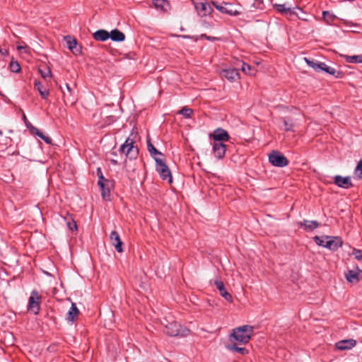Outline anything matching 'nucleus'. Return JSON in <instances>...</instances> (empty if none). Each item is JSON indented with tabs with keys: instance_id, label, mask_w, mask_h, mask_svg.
I'll use <instances>...</instances> for the list:
<instances>
[{
	"instance_id": "nucleus-1",
	"label": "nucleus",
	"mask_w": 362,
	"mask_h": 362,
	"mask_svg": "<svg viewBox=\"0 0 362 362\" xmlns=\"http://www.w3.org/2000/svg\"><path fill=\"white\" fill-rule=\"evenodd\" d=\"M254 329L250 325H243L233 329V333L230 336L231 341H236L240 344H247L252 335Z\"/></svg>"
},
{
	"instance_id": "nucleus-2",
	"label": "nucleus",
	"mask_w": 362,
	"mask_h": 362,
	"mask_svg": "<svg viewBox=\"0 0 362 362\" xmlns=\"http://www.w3.org/2000/svg\"><path fill=\"white\" fill-rule=\"evenodd\" d=\"M165 322H162V325L164 326L163 332H165L168 335L171 337H187L189 334V329L182 327L180 325L177 324L176 321L173 319L170 320H168L165 319Z\"/></svg>"
},
{
	"instance_id": "nucleus-3",
	"label": "nucleus",
	"mask_w": 362,
	"mask_h": 362,
	"mask_svg": "<svg viewBox=\"0 0 362 362\" xmlns=\"http://www.w3.org/2000/svg\"><path fill=\"white\" fill-rule=\"evenodd\" d=\"M134 140L131 137H128L125 142L120 146L119 151L124 153L129 159L136 158L139 154V148L134 146Z\"/></svg>"
},
{
	"instance_id": "nucleus-4",
	"label": "nucleus",
	"mask_w": 362,
	"mask_h": 362,
	"mask_svg": "<svg viewBox=\"0 0 362 362\" xmlns=\"http://www.w3.org/2000/svg\"><path fill=\"white\" fill-rule=\"evenodd\" d=\"M40 295L37 290H33L28 300V310L35 315L38 314L40 309Z\"/></svg>"
},
{
	"instance_id": "nucleus-5",
	"label": "nucleus",
	"mask_w": 362,
	"mask_h": 362,
	"mask_svg": "<svg viewBox=\"0 0 362 362\" xmlns=\"http://www.w3.org/2000/svg\"><path fill=\"white\" fill-rule=\"evenodd\" d=\"M195 10L201 17H205L211 14L212 7L206 0H192Z\"/></svg>"
},
{
	"instance_id": "nucleus-6",
	"label": "nucleus",
	"mask_w": 362,
	"mask_h": 362,
	"mask_svg": "<svg viewBox=\"0 0 362 362\" xmlns=\"http://www.w3.org/2000/svg\"><path fill=\"white\" fill-rule=\"evenodd\" d=\"M213 6L222 13H226L229 16H238L240 11L236 8L235 6L229 3L218 4L213 1Z\"/></svg>"
},
{
	"instance_id": "nucleus-7",
	"label": "nucleus",
	"mask_w": 362,
	"mask_h": 362,
	"mask_svg": "<svg viewBox=\"0 0 362 362\" xmlns=\"http://www.w3.org/2000/svg\"><path fill=\"white\" fill-rule=\"evenodd\" d=\"M269 162L274 166L285 167L288 164L287 158L279 151H273L269 156Z\"/></svg>"
},
{
	"instance_id": "nucleus-8",
	"label": "nucleus",
	"mask_w": 362,
	"mask_h": 362,
	"mask_svg": "<svg viewBox=\"0 0 362 362\" xmlns=\"http://www.w3.org/2000/svg\"><path fill=\"white\" fill-rule=\"evenodd\" d=\"M160 178L163 181H166L168 185L173 182V176L171 170L166 163L160 158Z\"/></svg>"
},
{
	"instance_id": "nucleus-9",
	"label": "nucleus",
	"mask_w": 362,
	"mask_h": 362,
	"mask_svg": "<svg viewBox=\"0 0 362 362\" xmlns=\"http://www.w3.org/2000/svg\"><path fill=\"white\" fill-rule=\"evenodd\" d=\"M209 137L213 139V141L222 143L228 141L230 139L228 132L221 128L216 129L212 134H209Z\"/></svg>"
},
{
	"instance_id": "nucleus-10",
	"label": "nucleus",
	"mask_w": 362,
	"mask_h": 362,
	"mask_svg": "<svg viewBox=\"0 0 362 362\" xmlns=\"http://www.w3.org/2000/svg\"><path fill=\"white\" fill-rule=\"evenodd\" d=\"M212 144V151L214 156L221 160L224 158L226 151V145L222 142H216L213 141L211 143Z\"/></svg>"
},
{
	"instance_id": "nucleus-11",
	"label": "nucleus",
	"mask_w": 362,
	"mask_h": 362,
	"mask_svg": "<svg viewBox=\"0 0 362 362\" xmlns=\"http://www.w3.org/2000/svg\"><path fill=\"white\" fill-rule=\"evenodd\" d=\"M64 41L67 47L76 55L81 54V47L78 46L77 40L71 36L64 37Z\"/></svg>"
},
{
	"instance_id": "nucleus-12",
	"label": "nucleus",
	"mask_w": 362,
	"mask_h": 362,
	"mask_svg": "<svg viewBox=\"0 0 362 362\" xmlns=\"http://www.w3.org/2000/svg\"><path fill=\"white\" fill-rule=\"evenodd\" d=\"M357 342L353 339H344L335 344V349L339 351L349 350L356 345Z\"/></svg>"
},
{
	"instance_id": "nucleus-13",
	"label": "nucleus",
	"mask_w": 362,
	"mask_h": 362,
	"mask_svg": "<svg viewBox=\"0 0 362 362\" xmlns=\"http://www.w3.org/2000/svg\"><path fill=\"white\" fill-rule=\"evenodd\" d=\"M342 240L337 236H328L327 241H326L325 247L330 250H337L342 245Z\"/></svg>"
},
{
	"instance_id": "nucleus-14",
	"label": "nucleus",
	"mask_w": 362,
	"mask_h": 362,
	"mask_svg": "<svg viewBox=\"0 0 362 362\" xmlns=\"http://www.w3.org/2000/svg\"><path fill=\"white\" fill-rule=\"evenodd\" d=\"M110 240L112 245L115 247V250L118 252H123V243L122 242L119 235L117 231L113 230L111 232L110 235Z\"/></svg>"
},
{
	"instance_id": "nucleus-15",
	"label": "nucleus",
	"mask_w": 362,
	"mask_h": 362,
	"mask_svg": "<svg viewBox=\"0 0 362 362\" xmlns=\"http://www.w3.org/2000/svg\"><path fill=\"white\" fill-rule=\"evenodd\" d=\"M66 88L67 92H65L62 90V86H59V88L62 90L63 93V100L66 105L70 104L71 105H73L75 104L76 100L73 98V90L70 86L68 83H66Z\"/></svg>"
},
{
	"instance_id": "nucleus-16",
	"label": "nucleus",
	"mask_w": 362,
	"mask_h": 362,
	"mask_svg": "<svg viewBox=\"0 0 362 362\" xmlns=\"http://www.w3.org/2000/svg\"><path fill=\"white\" fill-rule=\"evenodd\" d=\"M214 284L219 291L220 295L223 297L228 302H232L233 298L231 295L226 290L223 282L221 280H214Z\"/></svg>"
},
{
	"instance_id": "nucleus-17",
	"label": "nucleus",
	"mask_w": 362,
	"mask_h": 362,
	"mask_svg": "<svg viewBox=\"0 0 362 362\" xmlns=\"http://www.w3.org/2000/svg\"><path fill=\"white\" fill-rule=\"evenodd\" d=\"M147 150L150 155L154 158L156 162V169L158 170V150L153 145L151 139H147Z\"/></svg>"
},
{
	"instance_id": "nucleus-18",
	"label": "nucleus",
	"mask_w": 362,
	"mask_h": 362,
	"mask_svg": "<svg viewBox=\"0 0 362 362\" xmlns=\"http://www.w3.org/2000/svg\"><path fill=\"white\" fill-rule=\"evenodd\" d=\"M362 274V270L357 269L355 270H349L346 273V278L349 282L355 283L360 280V275Z\"/></svg>"
},
{
	"instance_id": "nucleus-19",
	"label": "nucleus",
	"mask_w": 362,
	"mask_h": 362,
	"mask_svg": "<svg viewBox=\"0 0 362 362\" xmlns=\"http://www.w3.org/2000/svg\"><path fill=\"white\" fill-rule=\"evenodd\" d=\"M221 75L230 81H234L239 78L238 71L235 69H224L222 71Z\"/></svg>"
},
{
	"instance_id": "nucleus-20",
	"label": "nucleus",
	"mask_w": 362,
	"mask_h": 362,
	"mask_svg": "<svg viewBox=\"0 0 362 362\" xmlns=\"http://www.w3.org/2000/svg\"><path fill=\"white\" fill-rule=\"evenodd\" d=\"M334 183L339 187L344 188H349L352 185L349 177H341L340 175L335 176Z\"/></svg>"
},
{
	"instance_id": "nucleus-21",
	"label": "nucleus",
	"mask_w": 362,
	"mask_h": 362,
	"mask_svg": "<svg viewBox=\"0 0 362 362\" xmlns=\"http://www.w3.org/2000/svg\"><path fill=\"white\" fill-rule=\"evenodd\" d=\"M30 132L32 134L37 136L38 137H40L41 139H42L46 144H52V139L48 136H46L45 135L40 129H38L37 127H32L30 128Z\"/></svg>"
},
{
	"instance_id": "nucleus-22",
	"label": "nucleus",
	"mask_w": 362,
	"mask_h": 362,
	"mask_svg": "<svg viewBox=\"0 0 362 362\" xmlns=\"http://www.w3.org/2000/svg\"><path fill=\"white\" fill-rule=\"evenodd\" d=\"M93 37L98 41H105L110 38V33L105 30H99L93 33Z\"/></svg>"
},
{
	"instance_id": "nucleus-23",
	"label": "nucleus",
	"mask_w": 362,
	"mask_h": 362,
	"mask_svg": "<svg viewBox=\"0 0 362 362\" xmlns=\"http://www.w3.org/2000/svg\"><path fill=\"white\" fill-rule=\"evenodd\" d=\"M110 38L115 42H122L125 39V35L117 29H115L110 33Z\"/></svg>"
},
{
	"instance_id": "nucleus-24",
	"label": "nucleus",
	"mask_w": 362,
	"mask_h": 362,
	"mask_svg": "<svg viewBox=\"0 0 362 362\" xmlns=\"http://www.w3.org/2000/svg\"><path fill=\"white\" fill-rule=\"evenodd\" d=\"M79 311L74 303H72L71 307L67 313L66 320L68 321L74 322L78 315Z\"/></svg>"
},
{
	"instance_id": "nucleus-25",
	"label": "nucleus",
	"mask_w": 362,
	"mask_h": 362,
	"mask_svg": "<svg viewBox=\"0 0 362 362\" xmlns=\"http://www.w3.org/2000/svg\"><path fill=\"white\" fill-rule=\"evenodd\" d=\"M35 88L39 91L40 96L43 99H47L49 91L47 88H43L42 84L41 82L35 81L34 83Z\"/></svg>"
},
{
	"instance_id": "nucleus-26",
	"label": "nucleus",
	"mask_w": 362,
	"mask_h": 362,
	"mask_svg": "<svg viewBox=\"0 0 362 362\" xmlns=\"http://www.w3.org/2000/svg\"><path fill=\"white\" fill-rule=\"evenodd\" d=\"M300 227H304L305 230H312L318 227L319 223L315 221H305L303 223H299Z\"/></svg>"
},
{
	"instance_id": "nucleus-27",
	"label": "nucleus",
	"mask_w": 362,
	"mask_h": 362,
	"mask_svg": "<svg viewBox=\"0 0 362 362\" xmlns=\"http://www.w3.org/2000/svg\"><path fill=\"white\" fill-rule=\"evenodd\" d=\"M319 71H323L333 76H336V74H338L337 71L334 68L329 66L323 62H320L319 66Z\"/></svg>"
},
{
	"instance_id": "nucleus-28",
	"label": "nucleus",
	"mask_w": 362,
	"mask_h": 362,
	"mask_svg": "<svg viewBox=\"0 0 362 362\" xmlns=\"http://www.w3.org/2000/svg\"><path fill=\"white\" fill-rule=\"evenodd\" d=\"M226 349L228 350L232 351H237L238 353H240L243 355H245L247 354V351L246 349L243 347H238L236 345L234 344H230L226 346Z\"/></svg>"
},
{
	"instance_id": "nucleus-29",
	"label": "nucleus",
	"mask_w": 362,
	"mask_h": 362,
	"mask_svg": "<svg viewBox=\"0 0 362 362\" xmlns=\"http://www.w3.org/2000/svg\"><path fill=\"white\" fill-rule=\"evenodd\" d=\"M171 7L168 0H160V11L168 13Z\"/></svg>"
},
{
	"instance_id": "nucleus-30",
	"label": "nucleus",
	"mask_w": 362,
	"mask_h": 362,
	"mask_svg": "<svg viewBox=\"0 0 362 362\" xmlns=\"http://www.w3.org/2000/svg\"><path fill=\"white\" fill-rule=\"evenodd\" d=\"M322 16L325 21L329 24H331L336 18V16L333 13L327 11H323Z\"/></svg>"
},
{
	"instance_id": "nucleus-31",
	"label": "nucleus",
	"mask_w": 362,
	"mask_h": 362,
	"mask_svg": "<svg viewBox=\"0 0 362 362\" xmlns=\"http://www.w3.org/2000/svg\"><path fill=\"white\" fill-rule=\"evenodd\" d=\"M327 239H328V236H326V235L321 236V237H319V236L314 237V240L316 243V244L319 246H322L324 247H325L326 241H327Z\"/></svg>"
},
{
	"instance_id": "nucleus-32",
	"label": "nucleus",
	"mask_w": 362,
	"mask_h": 362,
	"mask_svg": "<svg viewBox=\"0 0 362 362\" xmlns=\"http://www.w3.org/2000/svg\"><path fill=\"white\" fill-rule=\"evenodd\" d=\"M39 72L40 73L41 76L45 80L47 78H51L52 76L51 69L49 67H45V69L44 70L40 68Z\"/></svg>"
},
{
	"instance_id": "nucleus-33",
	"label": "nucleus",
	"mask_w": 362,
	"mask_h": 362,
	"mask_svg": "<svg viewBox=\"0 0 362 362\" xmlns=\"http://www.w3.org/2000/svg\"><path fill=\"white\" fill-rule=\"evenodd\" d=\"M9 68H10V70L14 73H18L21 71V66H20L19 63L16 61H13V60L11 61L10 64H9Z\"/></svg>"
},
{
	"instance_id": "nucleus-34",
	"label": "nucleus",
	"mask_w": 362,
	"mask_h": 362,
	"mask_svg": "<svg viewBox=\"0 0 362 362\" xmlns=\"http://www.w3.org/2000/svg\"><path fill=\"white\" fill-rule=\"evenodd\" d=\"M304 59H305V62L307 63V64L309 66L312 67L315 71H319V66H320V62L310 60V59H309L308 58H305Z\"/></svg>"
},
{
	"instance_id": "nucleus-35",
	"label": "nucleus",
	"mask_w": 362,
	"mask_h": 362,
	"mask_svg": "<svg viewBox=\"0 0 362 362\" xmlns=\"http://www.w3.org/2000/svg\"><path fill=\"white\" fill-rule=\"evenodd\" d=\"M179 113L183 115L185 118H190L193 113V110L189 107H184L179 111Z\"/></svg>"
},
{
	"instance_id": "nucleus-36",
	"label": "nucleus",
	"mask_w": 362,
	"mask_h": 362,
	"mask_svg": "<svg viewBox=\"0 0 362 362\" xmlns=\"http://www.w3.org/2000/svg\"><path fill=\"white\" fill-rule=\"evenodd\" d=\"M346 62H350V63L362 62V56H361V55L346 56Z\"/></svg>"
},
{
	"instance_id": "nucleus-37",
	"label": "nucleus",
	"mask_w": 362,
	"mask_h": 362,
	"mask_svg": "<svg viewBox=\"0 0 362 362\" xmlns=\"http://www.w3.org/2000/svg\"><path fill=\"white\" fill-rule=\"evenodd\" d=\"M97 175L98 177V185L100 187H103V182L105 181L107 179H105L103 175V172L100 168H97Z\"/></svg>"
},
{
	"instance_id": "nucleus-38",
	"label": "nucleus",
	"mask_w": 362,
	"mask_h": 362,
	"mask_svg": "<svg viewBox=\"0 0 362 362\" xmlns=\"http://www.w3.org/2000/svg\"><path fill=\"white\" fill-rule=\"evenodd\" d=\"M354 177L358 180L362 179V160L358 164L355 170Z\"/></svg>"
},
{
	"instance_id": "nucleus-39",
	"label": "nucleus",
	"mask_w": 362,
	"mask_h": 362,
	"mask_svg": "<svg viewBox=\"0 0 362 362\" xmlns=\"http://www.w3.org/2000/svg\"><path fill=\"white\" fill-rule=\"evenodd\" d=\"M352 255L355 259L359 261L362 264V251L358 249H353Z\"/></svg>"
},
{
	"instance_id": "nucleus-40",
	"label": "nucleus",
	"mask_w": 362,
	"mask_h": 362,
	"mask_svg": "<svg viewBox=\"0 0 362 362\" xmlns=\"http://www.w3.org/2000/svg\"><path fill=\"white\" fill-rule=\"evenodd\" d=\"M66 225L71 230H77V225L74 219L71 218V221H67Z\"/></svg>"
},
{
	"instance_id": "nucleus-41",
	"label": "nucleus",
	"mask_w": 362,
	"mask_h": 362,
	"mask_svg": "<svg viewBox=\"0 0 362 362\" xmlns=\"http://www.w3.org/2000/svg\"><path fill=\"white\" fill-rule=\"evenodd\" d=\"M277 11L281 13H286L290 11V8L286 7L284 4H277L275 6Z\"/></svg>"
},
{
	"instance_id": "nucleus-42",
	"label": "nucleus",
	"mask_w": 362,
	"mask_h": 362,
	"mask_svg": "<svg viewBox=\"0 0 362 362\" xmlns=\"http://www.w3.org/2000/svg\"><path fill=\"white\" fill-rule=\"evenodd\" d=\"M251 69H252V67L249 64H247L245 62L242 63L241 70L243 72H244L245 74H251L250 73Z\"/></svg>"
},
{
	"instance_id": "nucleus-43",
	"label": "nucleus",
	"mask_w": 362,
	"mask_h": 362,
	"mask_svg": "<svg viewBox=\"0 0 362 362\" xmlns=\"http://www.w3.org/2000/svg\"><path fill=\"white\" fill-rule=\"evenodd\" d=\"M104 182L105 183V187H107V194L109 199L110 196V188L112 187V182L109 180H106L104 181Z\"/></svg>"
},
{
	"instance_id": "nucleus-44",
	"label": "nucleus",
	"mask_w": 362,
	"mask_h": 362,
	"mask_svg": "<svg viewBox=\"0 0 362 362\" xmlns=\"http://www.w3.org/2000/svg\"><path fill=\"white\" fill-rule=\"evenodd\" d=\"M103 187H100L102 193V196L104 199H108L107 194V187H105V183L103 182Z\"/></svg>"
},
{
	"instance_id": "nucleus-45",
	"label": "nucleus",
	"mask_w": 362,
	"mask_h": 362,
	"mask_svg": "<svg viewBox=\"0 0 362 362\" xmlns=\"http://www.w3.org/2000/svg\"><path fill=\"white\" fill-rule=\"evenodd\" d=\"M284 126H285V130L286 132L291 131L293 128V124L289 123L288 121L284 120Z\"/></svg>"
},
{
	"instance_id": "nucleus-46",
	"label": "nucleus",
	"mask_w": 362,
	"mask_h": 362,
	"mask_svg": "<svg viewBox=\"0 0 362 362\" xmlns=\"http://www.w3.org/2000/svg\"><path fill=\"white\" fill-rule=\"evenodd\" d=\"M0 54L2 56H6L8 54V51L6 49H3L0 47Z\"/></svg>"
},
{
	"instance_id": "nucleus-47",
	"label": "nucleus",
	"mask_w": 362,
	"mask_h": 362,
	"mask_svg": "<svg viewBox=\"0 0 362 362\" xmlns=\"http://www.w3.org/2000/svg\"><path fill=\"white\" fill-rule=\"evenodd\" d=\"M153 5L156 8H158V0H153Z\"/></svg>"
},
{
	"instance_id": "nucleus-48",
	"label": "nucleus",
	"mask_w": 362,
	"mask_h": 362,
	"mask_svg": "<svg viewBox=\"0 0 362 362\" xmlns=\"http://www.w3.org/2000/svg\"><path fill=\"white\" fill-rule=\"evenodd\" d=\"M202 37H205V38H206V39H207V40H216V37H208V36H206V35H202Z\"/></svg>"
},
{
	"instance_id": "nucleus-49",
	"label": "nucleus",
	"mask_w": 362,
	"mask_h": 362,
	"mask_svg": "<svg viewBox=\"0 0 362 362\" xmlns=\"http://www.w3.org/2000/svg\"><path fill=\"white\" fill-rule=\"evenodd\" d=\"M111 162L112 163L115 164V165H117V161L115 160H111Z\"/></svg>"
},
{
	"instance_id": "nucleus-50",
	"label": "nucleus",
	"mask_w": 362,
	"mask_h": 362,
	"mask_svg": "<svg viewBox=\"0 0 362 362\" xmlns=\"http://www.w3.org/2000/svg\"><path fill=\"white\" fill-rule=\"evenodd\" d=\"M3 135V132L2 130H0V136H2Z\"/></svg>"
},
{
	"instance_id": "nucleus-51",
	"label": "nucleus",
	"mask_w": 362,
	"mask_h": 362,
	"mask_svg": "<svg viewBox=\"0 0 362 362\" xmlns=\"http://www.w3.org/2000/svg\"><path fill=\"white\" fill-rule=\"evenodd\" d=\"M22 48H23V47H21V46H18V49H22Z\"/></svg>"
}]
</instances>
